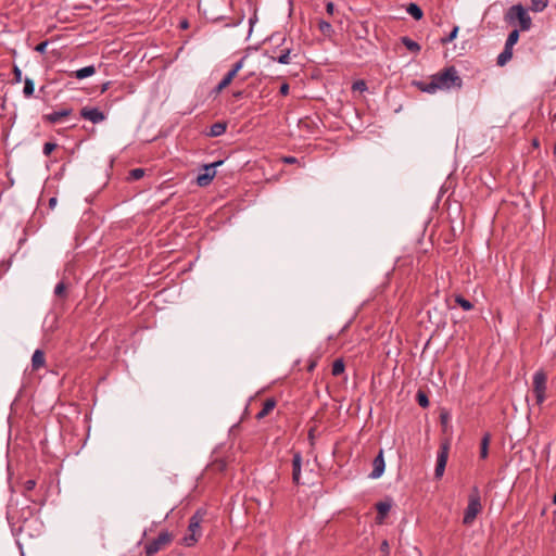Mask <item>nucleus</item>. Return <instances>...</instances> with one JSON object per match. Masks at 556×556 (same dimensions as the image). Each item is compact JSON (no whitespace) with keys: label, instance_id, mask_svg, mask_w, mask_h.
Wrapping results in <instances>:
<instances>
[{"label":"nucleus","instance_id":"f8f14e48","mask_svg":"<svg viewBox=\"0 0 556 556\" xmlns=\"http://www.w3.org/2000/svg\"><path fill=\"white\" fill-rule=\"evenodd\" d=\"M374 469L368 475L370 479H377L382 476V448H380L374 459Z\"/></svg>","mask_w":556,"mask_h":556},{"label":"nucleus","instance_id":"2eb2a0df","mask_svg":"<svg viewBox=\"0 0 556 556\" xmlns=\"http://www.w3.org/2000/svg\"><path fill=\"white\" fill-rule=\"evenodd\" d=\"M270 59L280 64H290L291 63V49L285 48L280 51L277 56H270Z\"/></svg>","mask_w":556,"mask_h":556},{"label":"nucleus","instance_id":"e433bc0d","mask_svg":"<svg viewBox=\"0 0 556 556\" xmlns=\"http://www.w3.org/2000/svg\"><path fill=\"white\" fill-rule=\"evenodd\" d=\"M245 58H241L237 63L233 64L232 68L229 71L235 76L238 74V72L243 67Z\"/></svg>","mask_w":556,"mask_h":556},{"label":"nucleus","instance_id":"603ef678","mask_svg":"<svg viewBox=\"0 0 556 556\" xmlns=\"http://www.w3.org/2000/svg\"><path fill=\"white\" fill-rule=\"evenodd\" d=\"M553 153H554V155H556V144L553 148Z\"/></svg>","mask_w":556,"mask_h":556},{"label":"nucleus","instance_id":"4be33fe9","mask_svg":"<svg viewBox=\"0 0 556 556\" xmlns=\"http://www.w3.org/2000/svg\"><path fill=\"white\" fill-rule=\"evenodd\" d=\"M34 91H35V85H34V80L29 77H26L24 79V89H23V94L25 98H30L34 96Z\"/></svg>","mask_w":556,"mask_h":556},{"label":"nucleus","instance_id":"b1692460","mask_svg":"<svg viewBox=\"0 0 556 556\" xmlns=\"http://www.w3.org/2000/svg\"><path fill=\"white\" fill-rule=\"evenodd\" d=\"M519 31L520 29H514L509 33L505 42V47H507L508 49H513V47L518 42Z\"/></svg>","mask_w":556,"mask_h":556},{"label":"nucleus","instance_id":"f704fd0d","mask_svg":"<svg viewBox=\"0 0 556 556\" xmlns=\"http://www.w3.org/2000/svg\"><path fill=\"white\" fill-rule=\"evenodd\" d=\"M56 148V143L54 142H46L43 144L42 152L46 156L50 155L52 151Z\"/></svg>","mask_w":556,"mask_h":556},{"label":"nucleus","instance_id":"a211bd4d","mask_svg":"<svg viewBox=\"0 0 556 556\" xmlns=\"http://www.w3.org/2000/svg\"><path fill=\"white\" fill-rule=\"evenodd\" d=\"M406 12L416 21L421 20L424 16L422 10L416 3H409L406 8Z\"/></svg>","mask_w":556,"mask_h":556},{"label":"nucleus","instance_id":"a18cd8bd","mask_svg":"<svg viewBox=\"0 0 556 556\" xmlns=\"http://www.w3.org/2000/svg\"><path fill=\"white\" fill-rule=\"evenodd\" d=\"M353 88L354 89H359V90H363L365 89V83L364 81H356L354 85H353Z\"/></svg>","mask_w":556,"mask_h":556},{"label":"nucleus","instance_id":"c03bdc74","mask_svg":"<svg viewBox=\"0 0 556 556\" xmlns=\"http://www.w3.org/2000/svg\"><path fill=\"white\" fill-rule=\"evenodd\" d=\"M56 203H58V199L55 197H52L50 200H49V208L50 210H53L55 206H56Z\"/></svg>","mask_w":556,"mask_h":556},{"label":"nucleus","instance_id":"bb28decb","mask_svg":"<svg viewBox=\"0 0 556 556\" xmlns=\"http://www.w3.org/2000/svg\"><path fill=\"white\" fill-rule=\"evenodd\" d=\"M455 302L464 309V311H470L472 309L473 305L470 301H468L467 299H465L464 296L462 295H456L455 296Z\"/></svg>","mask_w":556,"mask_h":556},{"label":"nucleus","instance_id":"c85d7f7f","mask_svg":"<svg viewBox=\"0 0 556 556\" xmlns=\"http://www.w3.org/2000/svg\"><path fill=\"white\" fill-rule=\"evenodd\" d=\"M54 294L58 298L65 299L67 296L66 285L64 281H60L54 288Z\"/></svg>","mask_w":556,"mask_h":556},{"label":"nucleus","instance_id":"9b49d317","mask_svg":"<svg viewBox=\"0 0 556 556\" xmlns=\"http://www.w3.org/2000/svg\"><path fill=\"white\" fill-rule=\"evenodd\" d=\"M73 113V110L71 108H63L59 111H53L49 114L43 115V121L48 122L50 124H58L63 118L70 116Z\"/></svg>","mask_w":556,"mask_h":556},{"label":"nucleus","instance_id":"2f4dec72","mask_svg":"<svg viewBox=\"0 0 556 556\" xmlns=\"http://www.w3.org/2000/svg\"><path fill=\"white\" fill-rule=\"evenodd\" d=\"M375 508L377 510L376 522L378 525H381L382 523V509H384V506H382V501H378L375 504Z\"/></svg>","mask_w":556,"mask_h":556},{"label":"nucleus","instance_id":"9d476101","mask_svg":"<svg viewBox=\"0 0 556 556\" xmlns=\"http://www.w3.org/2000/svg\"><path fill=\"white\" fill-rule=\"evenodd\" d=\"M302 455L300 452L293 453L292 457V481L294 484H304L305 482H301V469H302Z\"/></svg>","mask_w":556,"mask_h":556},{"label":"nucleus","instance_id":"cd10ccee","mask_svg":"<svg viewBox=\"0 0 556 556\" xmlns=\"http://www.w3.org/2000/svg\"><path fill=\"white\" fill-rule=\"evenodd\" d=\"M318 28L325 36H330L333 33L331 24L327 21H319Z\"/></svg>","mask_w":556,"mask_h":556},{"label":"nucleus","instance_id":"aec40b11","mask_svg":"<svg viewBox=\"0 0 556 556\" xmlns=\"http://www.w3.org/2000/svg\"><path fill=\"white\" fill-rule=\"evenodd\" d=\"M491 435L490 433H485L482 437L481 440V446H480V457L482 459H485L489 455V444H490Z\"/></svg>","mask_w":556,"mask_h":556},{"label":"nucleus","instance_id":"c756f323","mask_svg":"<svg viewBox=\"0 0 556 556\" xmlns=\"http://www.w3.org/2000/svg\"><path fill=\"white\" fill-rule=\"evenodd\" d=\"M547 7V0H531V10L542 12Z\"/></svg>","mask_w":556,"mask_h":556},{"label":"nucleus","instance_id":"393cba45","mask_svg":"<svg viewBox=\"0 0 556 556\" xmlns=\"http://www.w3.org/2000/svg\"><path fill=\"white\" fill-rule=\"evenodd\" d=\"M344 369H345V365H344L343 359L338 358L332 364L331 372L333 376H340L341 374L344 372Z\"/></svg>","mask_w":556,"mask_h":556},{"label":"nucleus","instance_id":"0eeeda50","mask_svg":"<svg viewBox=\"0 0 556 556\" xmlns=\"http://www.w3.org/2000/svg\"><path fill=\"white\" fill-rule=\"evenodd\" d=\"M224 162L223 161H217V162H214V163H211V164H206L204 165V173L202 174H199L198 178H197V182L200 187H206L211 184V181L213 180V178L215 177L216 175V170L215 168L219 165H222Z\"/></svg>","mask_w":556,"mask_h":556},{"label":"nucleus","instance_id":"5701e85b","mask_svg":"<svg viewBox=\"0 0 556 556\" xmlns=\"http://www.w3.org/2000/svg\"><path fill=\"white\" fill-rule=\"evenodd\" d=\"M236 76L228 72L224 78L219 81V84L216 86L215 88V91L216 92H220L223 89H225L227 86L230 85V83L232 81V79L235 78Z\"/></svg>","mask_w":556,"mask_h":556},{"label":"nucleus","instance_id":"f03ea898","mask_svg":"<svg viewBox=\"0 0 556 556\" xmlns=\"http://www.w3.org/2000/svg\"><path fill=\"white\" fill-rule=\"evenodd\" d=\"M206 515L205 510L198 509L189 519L187 533L182 536L180 544L187 547L194 546L202 536V522Z\"/></svg>","mask_w":556,"mask_h":556},{"label":"nucleus","instance_id":"4c0bfd02","mask_svg":"<svg viewBox=\"0 0 556 556\" xmlns=\"http://www.w3.org/2000/svg\"><path fill=\"white\" fill-rule=\"evenodd\" d=\"M14 83L18 84L22 81V71L18 66L13 67Z\"/></svg>","mask_w":556,"mask_h":556},{"label":"nucleus","instance_id":"4d7b16f0","mask_svg":"<svg viewBox=\"0 0 556 556\" xmlns=\"http://www.w3.org/2000/svg\"><path fill=\"white\" fill-rule=\"evenodd\" d=\"M554 503L556 504V492H555V495H554Z\"/></svg>","mask_w":556,"mask_h":556},{"label":"nucleus","instance_id":"864d4df0","mask_svg":"<svg viewBox=\"0 0 556 556\" xmlns=\"http://www.w3.org/2000/svg\"><path fill=\"white\" fill-rule=\"evenodd\" d=\"M384 549L388 547V543L384 541L383 543Z\"/></svg>","mask_w":556,"mask_h":556},{"label":"nucleus","instance_id":"58836bf2","mask_svg":"<svg viewBox=\"0 0 556 556\" xmlns=\"http://www.w3.org/2000/svg\"><path fill=\"white\" fill-rule=\"evenodd\" d=\"M48 47V41H42L40 43H38L35 48V50L39 53H45L46 52V49Z\"/></svg>","mask_w":556,"mask_h":556},{"label":"nucleus","instance_id":"ddd939ff","mask_svg":"<svg viewBox=\"0 0 556 556\" xmlns=\"http://www.w3.org/2000/svg\"><path fill=\"white\" fill-rule=\"evenodd\" d=\"M277 402L274 397L266 399L263 403L262 409L256 414V419L261 420L269 415L276 407Z\"/></svg>","mask_w":556,"mask_h":556},{"label":"nucleus","instance_id":"39448f33","mask_svg":"<svg viewBox=\"0 0 556 556\" xmlns=\"http://www.w3.org/2000/svg\"><path fill=\"white\" fill-rule=\"evenodd\" d=\"M174 541V534L167 530H163L159 533L157 538L148 542L144 545L146 556H153L156 553L165 549Z\"/></svg>","mask_w":556,"mask_h":556},{"label":"nucleus","instance_id":"a878e982","mask_svg":"<svg viewBox=\"0 0 556 556\" xmlns=\"http://www.w3.org/2000/svg\"><path fill=\"white\" fill-rule=\"evenodd\" d=\"M144 176V169L143 168H134L128 173L127 179L129 181H136L141 179Z\"/></svg>","mask_w":556,"mask_h":556},{"label":"nucleus","instance_id":"8fccbe9b","mask_svg":"<svg viewBox=\"0 0 556 556\" xmlns=\"http://www.w3.org/2000/svg\"><path fill=\"white\" fill-rule=\"evenodd\" d=\"M533 146H535V147L539 146V141L536 139L533 141Z\"/></svg>","mask_w":556,"mask_h":556},{"label":"nucleus","instance_id":"a19ab883","mask_svg":"<svg viewBox=\"0 0 556 556\" xmlns=\"http://www.w3.org/2000/svg\"><path fill=\"white\" fill-rule=\"evenodd\" d=\"M326 12L329 14V15H332L333 12H334V4L332 2H327L326 4Z\"/></svg>","mask_w":556,"mask_h":556},{"label":"nucleus","instance_id":"1a4fd4ad","mask_svg":"<svg viewBox=\"0 0 556 556\" xmlns=\"http://www.w3.org/2000/svg\"><path fill=\"white\" fill-rule=\"evenodd\" d=\"M80 116L92 124H99L105 119V114L101 110L91 106H84L80 110Z\"/></svg>","mask_w":556,"mask_h":556},{"label":"nucleus","instance_id":"de8ad7c7","mask_svg":"<svg viewBox=\"0 0 556 556\" xmlns=\"http://www.w3.org/2000/svg\"><path fill=\"white\" fill-rule=\"evenodd\" d=\"M242 94H243V92H242V91H237V92H235V93H233V96H235L236 98H241V97H242Z\"/></svg>","mask_w":556,"mask_h":556},{"label":"nucleus","instance_id":"dca6fc26","mask_svg":"<svg viewBox=\"0 0 556 556\" xmlns=\"http://www.w3.org/2000/svg\"><path fill=\"white\" fill-rule=\"evenodd\" d=\"M45 365V353L41 350H36L31 357V367L37 370Z\"/></svg>","mask_w":556,"mask_h":556},{"label":"nucleus","instance_id":"6ab92c4d","mask_svg":"<svg viewBox=\"0 0 556 556\" xmlns=\"http://www.w3.org/2000/svg\"><path fill=\"white\" fill-rule=\"evenodd\" d=\"M402 43L413 53H418L421 49L420 45L409 37H402L401 38Z\"/></svg>","mask_w":556,"mask_h":556},{"label":"nucleus","instance_id":"72a5a7b5","mask_svg":"<svg viewBox=\"0 0 556 556\" xmlns=\"http://www.w3.org/2000/svg\"><path fill=\"white\" fill-rule=\"evenodd\" d=\"M36 486V481L34 479H28L26 480L24 483H23V491H24V494H26L27 492H30L35 489Z\"/></svg>","mask_w":556,"mask_h":556},{"label":"nucleus","instance_id":"f257e3e1","mask_svg":"<svg viewBox=\"0 0 556 556\" xmlns=\"http://www.w3.org/2000/svg\"><path fill=\"white\" fill-rule=\"evenodd\" d=\"M417 87L427 93H434L438 90L460 89L463 79L454 66H448L430 77V81H418Z\"/></svg>","mask_w":556,"mask_h":556},{"label":"nucleus","instance_id":"5fc2aeb1","mask_svg":"<svg viewBox=\"0 0 556 556\" xmlns=\"http://www.w3.org/2000/svg\"><path fill=\"white\" fill-rule=\"evenodd\" d=\"M309 437H314V433H312V430L308 432Z\"/></svg>","mask_w":556,"mask_h":556},{"label":"nucleus","instance_id":"4468645a","mask_svg":"<svg viewBox=\"0 0 556 556\" xmlns=\"http://www.w3.org/2000/svg\"><path fill=\"white\" fill-rule=\"evenodd\" d=\"M226 129H227V123L225 122H217V123H214L208 131L206 132V135L208 137H219L222 135H224L226 132Z\"/></svg>","mask_w":556,"mask_h":556},{"label":"nucleus","instance_id":"7c9ffc66","mask_svg":"<svg viewBox=\"0 0 556 556\" xmlns=\"http://www.w3.org/2000/svg\"><path fill=\"white\" fill-rule=\"evenodd\" d=\"M416 401L424 408L429 406V399H428L427 394L424 391H418L417 392Z\"/></svg>","mask_w":556,"mask_h":556},{"label":"nucleus","instance_id":"412c9836","mask_svg":"<svg viewBox=\"0 0 556 556\" xmlns=\"http://www.w3.org/2000/svg\"><path fill=\"white\" fill-rule=\"evenodd\" d=\"M513 56V49L504 47V50L497 56V64L500 66L505 65Z\"/></svg>","mask_w":556,"mask_h":556},{"label":"nucleus","instance_id":"49530a36","mask_svg":"<svg viewBox=\"0 0 556 556\" xmlns=\"http://www.w3.org/2000/svg\"><path fill=\"white\" fill-rule=\"evenodd\" d=\"M110 84V81H106L101 86V93H104L109 89Z\"/></svg>","mask_w":556,"mask_h":556},{"label":"nucleus","instance_id":"37998d69","mask_svg":"<svg viewBox=\"0 0 556 556\" xmlns=\"http://www.w3.org/2000/svg\"><path fill=\"white\" fill-rule=\"evenodd\" d=\"M282 161L287 164H293L298 162L296 157L294 156H285Z\"/></svg>","mask_w":556,"mask_h":556},{"label":"nucleus","instance_id":"6e6552de","mask_svg":"<svg viewBox=\"0 0 556 556\" xmlns=\"http://www.w3.org/2000/svg\"><path fill=\"white\" fill-rule=\"evenodd\" d=\"M448 458V444L444 443L440 446V450L437 455V465L434 469L435 478L440 479L445 470L446 463Z\"/></svg>","mask_w":556,"mask_h":556},{"label":"nucleus","instance_id":"20e7f679","mask_svg":"<svg viewBox=\"0 0 556 556\" xmlns=\"http://www.w3.org/2000/svg\"><path fill=\"white\" fill-rule=\"evenodd\" d=\"M481 510L482 504L480 491L477 486H473L468 496V505L464 511L463 523L465 526H471Z\"/></svg>","mask_w":556,"mask_h":556},{"label":"nucleus","instance_id":"7ed1b4c3","mask_svg":"<svg viewBox=\"0 0 556 556\" xmlns=\"http://www.w3.org/2000/svg\"><path fill=\"white\" fill-rule=\"evenodd\" d=\"M505 21L509 25L518 23L521 31H527L532 26V20L522 4L511 5L505 13Z\"/></svg>","mask_w":556,"mask_h":556},{"label":"nucleus","instance_id":"c9c22d12","mask_svg":"<svg viewBox=\"0 0 556 556\" xmlns=\"http://www.w3.org/2000/svg\"><path fill=\"white\" fill-rule=\"evenodd\" d=\"M458 29H459L458 26H455L452 29V31L448 34V36L446 38L442 39V42L443 43L452 42L456 38V36L458 34Z\"/></svg>","mask_w":556,"mask_h":556},{"label":"nucleus","instance_id":"ea45409f","mask_svg":"<svg viewBox=\"0 0 556 556\" xmlns=\"http://www.w3.org/2000/svg\"><path fill=\"white\" fill-rule=\"evenodd\" d=\"M280 94L288 96L289 93V85L287 83L282 84L279 89Z\"/></svg>","mask_w":556,"mask_h":556},{"label":"nucleus","instance_id":"09e8293b","mask_svg":"<svg viewBox=\"0 0 556 556\" xmlns=\"http://www.w3.org/2000/svg\"><path fill=\"white\" fill-rule=\"evenodd\" d=\"M180 26H181V28H187L188 22L187 21L181 22Z\"/></svg>","mask_w":556,"mask_h":556},{"label":"nucleus","instance_id":"3c124183","mask_svg":"<svg viewBox=\"0 0 556 556\" xmlns=\"http://www.w3.org/2000/svg\"><path fill=\"white\" fill-rule=\"evenodd\" d=\"M376 379H380V374H378L377 376L374 377V380Z\"/></svg>","mask_w":556,"mask_h":556},{"label":"nucleus","instance_id":"f3484780","mask_svg":"<svg viewBox=\"0 0 556 556\" xmlns=\"http://www.w3.org/2000/svg\"><path fill=\"white\" fill-rule=\"evenodd\" d=\"M96 73V67L93 65L85 66L74 72V76L77 79H84L92 76Z\"/></svg>","mask_w":556,"mask_h":556},{"label":"nucleus","instance_id":"473e14b6","mask_svg":"<svg viewBox=\"0 0 556 556\" xmlns=\"http://www.w3.org/2000/svg\"><path fill=\"white\" fill-rule=\"evenodd\" d=\"M375 508L377 510L376 522L378 525H381L382 523V509H384V506H382V501H378L375 504Z\"/></svg>","mask_w":556,"mask_h":556},{"label":"nucleus","instance_id":"6e6d98bb","mask_svg":"<svg viewBox=\"0 0 556 556\" xmlns=\"http://www.w3.org/2000/svg\"><path fill=\"white\" fill-rule=\"evenodd\" d=\"M309 437H314V433H312V430L308 432Z\"/></svg>","mask_w":556,"mask_h":556},{"label":"nucleus","instance_id":"79ce46f5","mask_svg":"<svg viewBox=\"0 0 556 556\" xmlns=\"http://www.w3.org/2000/svg\"><path fill=\"white\" fill-rule=\"evenodd\" d=\"M392 506V501L390 498L384 497V516L390 510Z\"/></svg>","mask_w":556,"mask_h":556},{"label":"nucleus","instance_id":"423d86ee","mask_svg":"<svg viewBox=\"0 0 556 556\" xmlns=\"http://www.w3.org/2000/svg\"><path fill=\"white\" fill-rule=\"evenodd\" d=\"M547 376L543 370H538L533 375V394L538 405H542L546 399Z\"/></svg>","mask_w":556,"mask_h":556}]
</instances>
